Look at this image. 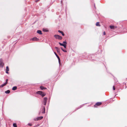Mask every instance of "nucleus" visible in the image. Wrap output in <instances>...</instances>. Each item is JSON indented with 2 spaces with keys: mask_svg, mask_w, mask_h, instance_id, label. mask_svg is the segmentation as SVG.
<instances>
[{
  "mask_svg": "<svg viewBox=\"0 0 127 127\" xmlns=\"http://www.w3.org/2000/svg\"><path fill=\"white\" fill-rule=\"evenodd\" d=\"M32 40L34 41H38L39 39L36 37H34L32 38Z\"/></svg>",
  "mask_w": 127,
  "mask_h": 127,
  "instance_id": "nucleus-8",
  "label": "nucleus"
},
{
  "mask_svg": "<svg viewBox=\"0 0 127 127\" xmlns=\"http://www.w3.org/2000/svg\"><path fill=\"white\" fill-rule=\"evenodd\" d=\"M54 37L56 39H58L60 40L62 38V36L58 35H54Z\"/></svg>",
  "mask_w": 127,
  "mask_h": 127,
  "instance_id": "nucleus-2",
  "label": "nucleus"
},
{
  "mask_svg": "<svg viewBox=\"0 0 127 127\" xmlns=\"http://www.w3.org/2000/svg\"><path fill=\"white\" fill-rule=\"evenodd\" d=\"M55 48L56 49V50H57V49H59L58 48V47H55Z\"/></svg>",
  "mask_w": 127,
  "mask_h": 127,
  "instance_id": "nucleus-30",
  "label": "nucleus"
},
{
  "mask_svg": "<svg viewBox=\"0 0 127 127\" xmlns=\"http://www.w3.org/2000/svg\"><path fill=\"white\" fill-rule=\"evenodd\" d=\"M61 49H62V50L63 49V48H61Z\"/></svg>",
  "mask_w": 127,
  "mask_h": 127,
  "instance_id": "nucleus-35",
  "label": "nucleus"
},
{
  "mask_svg": "<svg viewBox=\"0 0 127 127\" xmlns=\"http://www.w3.org/2000/svg\"><path fill=\"white\" fill-rule=\"evenodd\" d=\"M58 32H59V33H62V32H62V31H60V30H59V31H58Z\"/></svg>",
  "mask_w": 127,
  "mask_h": 127,
  "instance_id": "nucleus-28",
  "label": "nucleus"
},
{
  "mask_svg": "<svg viewBox=\"0 0 127 127\" xmlns=\"http://www.w3.org/2000/svg\"><path fill=\"white\" fill-rule=\"evenodd\" d=\"M38 0H35V2H37Z\"/></svg>",
  "mask_w": 127,
  "mask_h": 127,
  "instance_id": "nucleus-34",
  "label": "nucleus"
},
{
  "mask_svg": "<svg viewBox=\"0 0 127 127\" xmlns=\"http://www.w3.org/2000/svg\"><path fill=\"white\" fill-rule=\"evenodd\" d=\"M59 44H60V45L61 46H63L64 45V44L63 43H60V42H59Z\"/></svg>",
  "mask_w": 127,
  "mask_h": 127,
  "instance_id": "nucleus-20",
  "label": "nucleus"
},
{
  "mask_svg": "<svg viewBox=\"0 0 127 127\" xmlns=\"http://www.w3.org/2000/svg\"><path fill=\"white\" fill-rule=\"evenodd\" d=\"M61 33V34H62V35L63 36H64V32H62V33Z\"/></svg>",
  "mask_w": 127,
  "mask_h": 127,
  "instance_id": "nucleus-27",
  "label": "nucleus"
},
{
  "mask_svg": "<svg viewBox=\"0 0 127 127\" xmlns=\"http://www.w3.org/2000/svg\"><path fill=\"white\" fill-rule=\"evenodd\" d=\"M47 97H45L44 99L43 104L44 105H45L46 104L47 102Z\"/></svg>",
  "mask_w": 127,
  "mask_h": 127,
  "instance_id": "nucleus-5",
  "label": "nucleus"
},
{
  "mask_svg": "<svg viewBox=\"0 0 127 127\" xmlns=\"http://www.w3.org/2000/svg\"><path fill=\"white\" fill-rule=\"evenodd\" d=\"M13 126L14 127H17V125L16 124L14 123L13 124Z\"/></svg>",
  "mask_w": 127,
  "mask_h": 127,
  "instance_id": "nucleus-18",
  "label": "nucleus"
},
{
  "mask_svg": "<svg viewBox=\"0 0 127 127\" xmlns=\"http://www.w3.org/2000/svg\"><path fill=\"white\" fill-rule=\"evenodd\" d=\"M55 48L56 49V50H57V49H59L58 48V47H55Z\"/></svg>",
  "mask_w": 127,
  "mask_h": 127,
  "instance_id": "nucleus-31",
  "label": "nucleus"
},
{
  "mask_svg": "<svg viewBox=\"0 0 127 127\" xmlns=\"http://www.w3.org/2000/svg\"><path fill=\"white\" fill-rule=\"evenodd\" d=\"M106 34V33L105 32H103V35H105Z\"/></svg>",
  "mask_w": 127,
  "mask_h": 127,
  "instance_id": "nucleus-29",
  "label": "nucleus"
},
{
  "mask_svg": "<svg viewBox=\"0 0 127 127\" xmlns=\"http://www.w3.org/2000/svg\"><path fill=\"white\" fill-rule=\"evenodd\" d=\"M6 84V83H4V84H2V85H1V86H0V87H3L4 86H5L6 84Z\"/></svg>",
  "mask_w": 127,
  "mask_h": 127,
  "instance_id": "nucleus-13",
  "label": "nucleus"
},
{
  "mask_svg": "<svg viewBox=\"0 0 127 127\" xmlns=\"http://www.w3.org/2000/svg\"><path fill=\"white\" fill-rule=\"evenodd\" d=\"M37 33L39 34H42V32L40 30H38L37 31Z\"/></svg>",
  "mask_w": 127,
  "mask_h": 127,
  "instance_id": "nucleus-10",
  "label": "nucleus"
},
{
  "mask_svg": "<svg viewBox=\"0 0 127 127\" xmlns=\"http://www.w3.org/2000/svg\"><path fill=\"white\" fill-rule=\"evenodd\" d=\"M9 68L8 67V66H7L6 68V72L7 73H8V71H9Z\"/></svg>",
  "mask_w": 127,
  "mask_h": 127,
  "instance_id": "nucleus-9",
  "label": "nucleus"
},
{
  "mask_svg": "<svg viewBox=\"0 0 127 127\" xmlns=\"http://www.w3.org/2000/svg\"><path fill=\"white\" fill-rule=\"evenodd\" d=\"M63 44H67L66 42L65 41H64L63 42Z\"/></svg>",
  "mask_w": 127,
  "mask_h": 127,
  "instance_id": "nucleus-21",
  "label": "nucleus"
},
{
  "mask_svg": "<svg viewBox=\"0 0 127 127\" xmlns=\"http://www.w3.org/2000/svg\"><path fill=\"white\" fill-rule=\"evenodd\" d=\"M36 94H39L41 95L42 97H43L46 95V94L41 91H38L36 92Z\"/></svg>",
  "mask_w": 127,
  "mask_h": 127,
  "instance_id": "nucleus-1",
  "label": "nucleus"
},
{
  "mask_svg": "<svg viewBox=\"0 0 127 127\" xmlns=\"http://www.w3.org/2000/svg\"><path fill=\"white\" fill-rule=\"evenodd\" d=\"M54 53L55 54V55L58 58H59V56H58V55H57V54H56V53L55 52H54Z\"/></svg>",
  "mask_w": 127,
  "mask_h": 127,
  "instance_id": "nucleus-19",
  "label": "nucleus"
},
{
  "mask_svg": "<svg viewBox=\"0 0 127 127\" xmlns=\"http://www.w3.org/2000/svg\"><path fill=\"white\" fill-rule=\"evenodd\" d=\"M66 44H64V45L63 46L65 48H66Z\"/></svg>",
  "mask_w": 127,
  "mask_h": 127,
  "instance_id": "nucleus-22",
  "label": "nucleus"
},
{
  "mask_svg": "<svg viewBox=\"0 0 127 127\" xmlns=\"http://www.w3.org/2000/svg\"><path fill=\"white\" fill-rule=\"evenodd\" d=\"M110 27L111 29H114L117 28V27H115L114 26H110Z\"/></svg>",
  "mask_w": 127,
  "mask_h": 127,
  "instance_id": "nucleus-7",
  "label": "nucleus"
},
{
  "mask_svg": "<svg viewBox=\"0 0 127 127\" xmlns=\"http://www.w3.org/2000/svg\"><path fill=\"white\" fill-rule=\"evenodd\" d=\"M113 89L114 90H115V88L114 86H113Z\"/></svg>",
  "mask_w": 127,
  "mask_h": 127,
  "instance_id": "nucleus-26",
  "label": "nucleus"
},
{
  "mask_svg": "<svg viewBox=\"0 0 127 127\" xmlns=\"http://www.w3.org/2000/svg\"><path fill=\"white\" fill-rule=\"evenodd\" d=\"M40 112H39V114H40Z\"/></svg>",
  "mask_w": 127,
  "mask_h": 127,
  "instance_id": "nucleus-37",
  "label": "nucleus"
},
{
  "mask_svg": "<svg viewBox=\"0 0 127 127\" xmlns=\"http://www.w3.org/2000/svg\"><path fill=\"white\" fill-rule=\"evenodd\" d=\"M8 81V79H6V82H5V83L7 84V83Z\"/></svg>",
  "mask_w": 127,
  "mask_h": 127,
  "instance_id": "nucleus-24",
  "label": "nucleus"
},
{
  "mask_svg": "<svg viewBox=\"0 0 127 127\" xmlns=\"http://www.w3.org/2000/svg\"><path fill=\"white\" fill-rule=\"evenodd\" d=\"M10 92V91L9 90H7L5 91V93L6 94H9Z\"/></svg>",
  "mask_w": 127,
  "mask_h": 127,
  "instance_id": "nucleus-16",
  "label": "nucleus"
},
{
  "mask_svg": "<svg viewBox=\"0 0 127 127\" xmlns=\"http://www.w3.org/2000/svg\"><path fill=\"white\" fill-rule=\"evenodd\" d=\"M57 50L58 52H59L60 51L59 49H57Z\"/></svg>",
  "mask_w": 127,
  "mask_h": 127,
  "instance_id": "nucleus-33",
  "label": "nucleus"
},
{
  "mask_svg": "<svg viewBox=\"0 0 127 127\" xmlns=\"http://www.w3.org/2000/svg\"><path fill=\"white\" fill-rule=\"evenodd\" d=\"M17 89V87L16 86H14L12 88V90H15Z\"/></svg>",
  "mask_w": 127,
  "mask_h": 127,
  "instance_id": "nucleus-12",
  "label": "nucleus"
},
{
  "mask_svg": "<svg viewBox=\"0 0 127 127\" xmlns=\"http://www.w3.org/2000/svg\"><path fill=\"white\" fill-rule=\"evenodd\" d=\"M96 26H100V25L99 24V22H97L96 23Z\"/></svg>",
  "mask_w": 127,
  "mask_h": 127,
  "instance_id": "nucleus-15",
  "label": "nucleus"
},
{
  "mask_svg": "<svg viewBox=\"0 0 127 127\" xmlns=\"http://www.w3.org/2000/svg\"><path fill=\"white\" fill-rule=\"evenodd\" d=\"M28 125L29 126H32V124H31L29 123L28 124Z\"/></svg>",
  "mask_w": 127,
  "mask_h": 127,
  "instance_id": "nucleus-32",
  "label": "nucleus"
},
{
  "mask_svg": "<svg viewBox=\"0 0 127 127\" xmlns=\"http://www.w3.org/2000/svg\"><path fill=\"white\" fill-rule=\"evenodd\" d=\"M58 59L59 63H60V61H61V60H60V58H58Z\"/></svg>",
  "mask_w": 127,
  "mask_h": 127,
  "instance_id": "nucleus-23",
  "label": "nucleus"
},
{
  "mask_svg": "<svg viewBox=\"0 0 127 127\" xmlns=\"http://www.w3.org/2000/svg\"><path fill=\"white\" fill-rule=\"evenodd\" d=\"M62 51H64V52H67V51L65 50H64L63 49L62 50Z\"/></svg>",
  "mask_w": 127,
  "mask_h": 127,
  "instance_id": "nucleus-25",
  "label": "nucleus"
},
{
  "mask_svg": "<svg viewBox=\"0 0 127 127\" xmlns=\"http://www.w3.org/2000/svg\"><path fill=\"white\" fill-rule=\"evenodd\" d=\"M4 64L3 60L2 59H0V67H3Z\"/></svg>",
  "mask_w": 127,
  "mask_h": 127,
  "instance_id": "nucleus-3",
  "label": "nucleus"
},
{
  "mask_svg": "<svg viewBox=\"0 0 127 127\" xmlns=\"http://www.w3.org/2000/svg\"><path fill=\"white\" fill-rule=\"evenodd\" d=\"M40 89H41L42 90L46 89V88H44V87L42 86H40Z\"/></svg>",
  "mask_w": 127,
  "mask_h": 127,
  "instance_id": "nucleus-14",
  "label": "nucleus"
},
{
  "mask_svg": "<svg viewBox=\"0 0 127 127\" xmlns=\"http://www.w3.org/2000/svg\"><path fill=\"white\" fill-rule=\"evenodd\" d=\"M94 7H95V5H94Z\"/></svg>",
  "mask_w": 127,
  "mask_h": 127,
  "instance_id": "nucleus-36",
  "label": "nucleus"
},
{
  "mask_svg": "<svg viewBox=\"0 0 127 127\" xmlns=\"http://www.w3.org/2000/svg\"><path fill=\"white\" fill-rule=\"evenodd\" d=\"M43 118V117L40 116L39 117L35 119V121H37L39 120H40L42 119Z\"/></svg>",
  "mask_w": 127,
  "mask_h": 127,
  "instance_id": "nucleus-6",
  "label": "nucleus"
},
{
  "mask_svg": "<svg viewBox=\"0 0 127 127\" xmlns=\"http://www.w3.org/2000/svg\"><path fill=\"white\" fill-rule=\"evenodd\" d=\"M43 31L44 32H47L48 31L47 30L44 29H43Z\"/></svg>",
  "mask_w": 127,
  "mask_h": 127,
  "instance_id": "nucleus-17",
  "label": "nucleus"
},
{
  "mask_svg": "<svg viewBox=\"0 0 127 127\" xmlns=\"http://www.w3.org/2000/svg\"><path fill=\"white\" fill-rule=\"evenodd\" d=\"M45 113V108L44 107L42 109V113Z\"/></svg>",
  "mask_w": 127,
  "mask_h": 127,
  "instance_id": "nucleus-11",
  "label": "nucleus"
},
{
  "mask_svg": "<svg viewBox=\"0 0 127 127\" xmlns=\"http://www.w3.org/2000/svg\"><path fill=\"white\" fill-rule=\"evenodd\" d=\"M102 104V103L100 102H98L96 103L94 105V107H96V106H99Z\"/></svg>",
  "mask_w": 127,
  "mask_h": 127,
  "instance_id": "nucleus-4",
  "label": "nucleus"
}]
</instances>
